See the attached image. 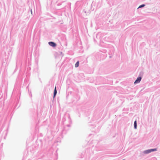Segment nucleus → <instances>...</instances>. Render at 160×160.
<instances>
[{"mask_svg": "<svg viewBox=\"0 0 160 160\" xmlns=\"http://www.w3.org/2000/svg\"><path fill=\"white\" fill-rule=\"evenodd\" d=\"M56 95L53 94V99L55 98Z\"/></svg>", "mask_w": 160, "mask_h": 160, "instance_id": "nucleus-10", "label": "nucleus"}, {"mask_svg": "<svg viewBox=\"0 0 160 160\" xmlns=\"http://www.w3.org/2000/svg\"><path fill=\"white\" fill-rule=\"evenodd\" d=\"M60 52V53H61V54H62V52Z\"/></svg>", "mask_w": 160, "mask_h": 160, "instance_id": "nucleus-16", "label": "nucleus"}, {"mask_svg": "<svg viewBox=\"0 0 160 160\" xmlns=\"http://www.w3.org/2000/svg\"><path fill=\"white\" fill-rule=\"evenodd\" d=\"M151 152H154L157 151V149L156 148H152L150 149Z\"/></svg>", "mask_w": 160, "mask_h": 160, "instance_id": "nucleus-8", "label": "nucleus"}, {"mask_svg": "<svg viewBox=\"0 0 160 160\" xmlns=\"http://www.w3.org/2000/svg\"><path fill=\"white\" fill-rule=\"evenodd\" d=\"M48 44L53 48H55L57 46V44L54 42L50 41L48 42Z\"/></svg>", "mask_w": 160, "mask_h": 160, "instance_id": "nucleus-1", "label": "nucleus"}, {"mask_svg": "<svg viewBox=\"0 0 160 160\" xmlns=\"http://www.w3.org/2000/svg\"><path fill=\"white\" fill-rule=\"evenodd\" d=\"M124 160V159H123V160Z\"/></svg>", "mask_w": 160, "mask_h": 160, "instance_id": "nucleus-18", "label": "nucleus"}, {"mask_svg": "<svg viewBox=\"0 0 160 160\" xmlns=\"http://www.w3.org/2000/svg\"><path fill=\"white\" fill-rule=\"evenodd\" d=\"M151 152L150 149L146 150L144 151L143 153L145 154H148Z\"/></svg>", "mask_w": 160, "mask_h": 160, "instance_id": "nucleus-3", "label": "nucleus"}, {"mask_svg": "<svg viewBox=\"0 0 160 160\" xmlns=\"http://www.w3.org/2000/svg\"><path fill=\"white\" fill-rule=\"evenodd\" d=\"M31 13L32 14V9H31Z\"/></svg>", "mask_w": 160, "mask_h": 160, "instance_id": "nucleus-12", "label": "nucleus"}, {"mask_svg": "<svg viewBox=\"0 0 160 160\" xmlns=\"http://www.w3.org/2000/svg\"><path fill=\"white\" fill-rule=\"evenodd\" d=\"M99 33H98V34H97V36H96V38H98V36H99Z\"/></svg>", "mask_w": 160, "mask_h": 160, "instance_id": "nucleus-11", "label": "nucleus"}, {"mask_svg": "<svg viewBox=\"0 0 160 160\" xmlns=\"http://www.w3.org/2000/svg\"><path fill=\"white\" fill-rule=\"evenodd\" d=\"M142 78V77H138L136 80L134 82V84H136L137 83H139L140 81H141Z\"/></svg>", "mask_w": 160, "mask_h": 160, "instance_id": "nucleus-2", "label": "nucleus"}, {"mask_svg": "<svg viewBox=\"0 0 160 160\" xmlns=\"http://www.w3.org/2000/svg\"><path fill=\"white\" fill-rule=\"evenodd\" d=\"M145 4H142L140 5L138 7V8L144 7L145 6Z\"/></svg>", "mask_w": 160, "mask_h": 160, "instance_id": "nucleus-9", "label": "nucleus"}, {"mask_svg": "<svg viewBox=\"0 0 160 160\" xmlns=\"http://www.w3.org/2000/svg\"><path fill=\"white\" fill-rule=\"evenodd\" d=\"M79 61H78L76 62L75 64V67L77 68L79 66Z\"/></svg>", "mask_w": 160, "mask_h": 160, "instance_id": "nucleus-7", "label": "nucleus"}, {"mask_svg": "<svg viewBox=\"0 0 160 160\" xmlns=\"http://www.w3.org/2000/svg\"><path fill=\"white\" fill-rule=\"evenodd\" d=\"M94 42H97L96 40H95V39H94Z\"/></svg>", "mask_w": 160, "mask_h": 160, "instance_id": "nucleus-13", "label": "nucleus"}, {"mask_svg": "<svg viewBox=\"0 0 160 160\" xmlns=\"http://www.w3.org/2000/svg\"><path fill=\"white\" fill-rule=\"evenodd\" d=\"M57 92V90L56 87V86L54 89L53 94L56 95Z\"/></svg>", "mask_w": 160, "mask_h": 160, "instance_id": "nucleus-5", "label": "nucleus"}, {"mask_svg": "<svg viewBox=\"0 0 160 160\" xmlns=\"http://www.w3.org/2000/svg\"><path fill=\"white\" fill-rule=\"evenodd\" d=\"M54 101V99H53V100L52 101V102H53Z\"/></svg>", "mask_w": 160, "mask_h": 160, "instance_id": "nucleus-15", "label": "nucleus"}, {"mask_svg": "<svg viewBox=\"0 0 160 160\" xmlns=\"http://www.w3.org/2000/svg\"><path fill=\"white\" fill-rule=\"evenodd\" d=\"M134 128L135 129H136L137 128V122L136 120L134 122Z\"/></svg>", "mask_w": 160, "mask_h": 160, "instance_id": "nucleus-4", "label": "nucleus"}, {"mask_svg": "<svg viewBox=\"0 0 160 160\" xmlns=\"http://www.w3.org/2000/svg\"><path fill=\"white\" fill-rule=\"evenodd\" d=\"M143 75V72L142 71H141L139 73L138 77H142V76Z\"/></svg>", "mask_w": 160, "mask_h": 160, "instance_id": "nucleus-6", "label": "nucleus"}, {"mask_svg": "<svg viewBox=\"0 0 160 160\" xmlns=\"http://www.w3.org/2000/svg\"><path fill=\"white\" fill-rule=\"evenodd\" d=\"M67 126L69 127L70 126V125H67Z\"/></svg>", "mask_w": 160, "mask_h": 160, "instance_id": "nucleus-14", "label": "nucleus"}, {"mask_svg": "<svg viewBox=\"0 0 160 160\" xmlns=\"http://www.w3.org/2000/svg\"><path fill=\"white\" fill-rule=\"evenodd\" d=\"M30 93H31V92H30ZM31 96H32V94H31Z\"/></svg>", "mask_w": 160, "mask_h": 160, "instance_id": "nucleus-17", "label": "nucleus"}]
</instances>
